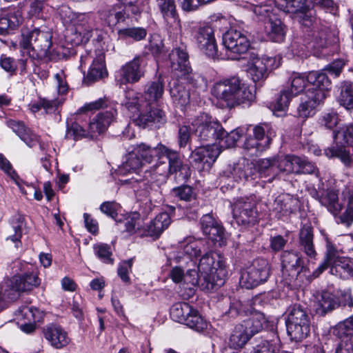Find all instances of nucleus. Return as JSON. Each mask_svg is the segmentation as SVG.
I'll list each match as a JSON object with an SVG mask.
<instances>
[{"mask_svg": "<svg viewBox=\"0 0 353 353\" xmlns=\"http://www.w3.org/2000/svg\"><path fill=\"white\" fill-rule=\"evenodd\" d=\"M248 72L254 82L265 79L268 76L265 65L260 57L256 56L248 65Z\"/></svg>", "mask_w": 353, "mask_h": 353, "instance_id": "obj_44", "label": "nucleus"}, {"mask_svg": "<svg viewBox=\"0 0 353 353\" xmlns=\"http://www.w3.org/2000/svg\"><path fill=\"white\" fill-rule=\"evenodd\" d=\"M294 97L291 95L289 92L285 88L281 92L280 95L276 98L274 103V109L275 112L285 111L290 104V100Z\"/></svg>", "mask_w": 353, "mask_h": 353, "instance_id": "obj_62", "label": "nucleus"}, {"mask_svg": "<svg viewBox=\"0 0 353 353\" xmlns=\"http://www.w3.org/2000/svg\"><path fill=\"white\" fill-rule=\"evenodd\" d=\"M22 11L17 7L0 9V34H4L9 30L17 28L23 22Z\"/></svg>", "mask_w": 353, "mask_h": 353, "instance_id": "obj_21", "label": "nucleus"}, {"mask_svg": "<svg viewBox=\"0 0 353 353\" xmlns=\"http://www.w3.org/2000/svg\"><path fill=\"white\" fill-rule=\"evenodd\" d=\"M6 125L29 147H33L39 142L37 134L26 128L23 122L14 119L6 121Z\"/></svg>", "mask_w": 353, "mask_h": 353, "instance_id": "obj_30", "label": "nucleus"}, {"mask_svg": "<svg viewBox=\"0 0 353 353\" xmlns=\"http://www.w3.org/2000/svg\"><path fill=\"white\" fill-rule=\"evenodd\" d=\"M171 223V219L168 213H159L156 217L150 221L147 225L145 232L147 235L154 238H158L161 233L168 228Z\"/></svg>", "mask_w": 353, "mask_h": 353, "instance_id": "obj_36", "label": "nucleus"}, {"mask_svg": "<svg viewBox=\"0 0 353 353\" xmlns=\"http://www.w3.org/2000/svg\"><path fill=\"white\" fill-rule=\"evenodd\" d=\"M253 136L259 141V142L267 140L266 142H268V148L271 144L272 137H275V132L268 124L259 125L253 128Z\"/></svg>", "mask_w": 353, "mask_h": 353, "instance_id": "obj_56", "label": "nucleus"}, {"mask_svg": "<svg viewBox=\"0 0 353 353\" xmlns=\"http://www.w3.org/2000/svg\"><path fill=\"white\" fill-rule=\"evenodd\" d=\"M191 312H192V306L185 302L174 303L170 308L171 318L174 321L183 324L188 315Z\"/></svg>", "mask_w": 353, "mask_h": 353, "instance_id": "obj_48", "label": "nucleus"}, {"mask_svg": "<svg viewBox=\"0 0 353 353\" xmlns=\"http://www.w3.org/2000/svg\"><path fill=\"white\" fill-rule=\"evenodd\" d=\"M310 194L334 216L338 215L343 209V204L339 201L336 190L327 189L319 192L314 188L310 190Z\"/></svg>", "mask_w": 353, "mask_h": 353, "instance_id": "obj_18", "label": "nucleus"}, {"mask_svg": "<svg viewBox=\"0 0 353 353\" xmlns=\"http://www.w3.org/2000/svg\"><path fill=\"white\" fill-rule=\"evenodd\" d=\"M268 321L265 315L260 312H255L244 320L241 325L251 337L262 331L267 326Z\"/></svg>", "mask_w": 353, "mask_h": 353, "instance_id": "obj_35", "label": "nucleus"}, {"mask_svg": "<svg viewBox=\"0 0 353 353\" xmlns=\"http://www.w3.org/2000/svg\"><path fill=\"white\" fill-rule=\"evenodd\" d=\"M216 261L212 252H206L201 256L198 265V270L203 275V278L206 277L209 274L216 268Z\"/></svg>", "mask_w": 353, "mask_h": 353, "instance_id": "obj_53", "label": "nucleus"}, {"mask_svg": "<svg viewBox=\"0 0 353 353\" xmlns=\"http://www.w3.org/2000/svg\"><path fill=\"white\" fill-rule=\"evenodd\" d=\"M307 82V76L293 72L288 79V86L285 89L294 97L304 90Z\"/></svg>", "mask_w": 353, "mask_h": 353, "instance_id": "obj_46", "label": "nucleus"}, {"mask_svg": "<svg viewBox=\"0 0 353 353\" xmlns=\"http://www.w3.org/2000/svg\"><path fill=\"white\" fill-rule=\"evenodd\" d=\"M92 64L89 68L88 74L84 79L86 83L90 84L99 81L108 75V72L105 65V53L103 50H99L96 52L92 51L81 57V65H85L89 62Z\"/></svg>", "mask_w": 353, "mask_h": 353, "instance_id": "obj_11", "label": "nucleus"}, {"mask_svg": "<svg viewBox=\"0 0 353 353\" xmlns=\"http://www.w3.org/2000/svg\"><path fill=\"white\" fill-rule=\"evenodd\" d=\"M233 216L239 224L254 223L257 221L255 203L248 199L238 200L233 208Z\"/></svg>", "mask_w": 353, "mask_h": 353, "instance_id": "obj_17", "label": "nucleus"}, {"mask_svg": "<svg viewBox=\"0 0 353 353\" xmlns=\"http://www.w3.org/2000/svg\"><path fill=\"white\" fill-rule=\"evenodd\" d=\"M19 312V318L24 321L40 322L43 318L42 313L36 307L23 306Z\"/></svg>", "mask_w": 353, "mask_h": 353, "instance_id": "obj_58", "label": "nucleus"}, {"mask_svg": "<svg viewBox=\"0 0 353 353\" xmlns=\"http://www.w3.org/2000/svg\"><path fill=\"white\" fill-rule=\"evenodd\" d=\"M325 100V94L319 92L314 94L307 90L301 97L300 103L297 108V114L299 117L306 119L316 114L317 107Z\"/></svg>", "mask_w": 353, "mask_h": 353, "instance_id": "obj_16", "label": "nucleus"}, {"mask_svg": "<svg viewBox=\"0 0 353 353\" xmlns=\"http://www.w3.org/2000/svg\"><path fill=\"white\" fill-rule=\"evenodd\" d=\"M166 157L168 160V170L170 174H177L182 180H188L191 175L190 166L183 164L177 151L165 147L162 157Z\"/></svg>", "mask_w": 353, "mask_h": 353, "instance_id": "obj_19", "label": "nucleus"}, {"mask_svg": "<svg viewBox=\"0 0 353 353\" xmlns=\"http://www.w3.org/2000/svg\"><path fill=\"white\" fill-rule=\"evenodd\" d=\"M170 68L174 74L181 80H187L193 87L198 85L197 74L192 73L189 61L187 47L183 43L173 48L169 54Z\"/></svg>", "mask_w": 353, "mask_h": 353, "instance_id": "obj_4", "label": "nucleus"}, {"mask_svg": "<svg viewBox=\"0 0 353 353\" xmlns=\"http://www.w3.org/2000/svg\"><path fill=\"white\" fill-rule=\"evenodd\" d=\"M243 131L240 128L232 130L230 133L225 131V135L222 139H219V141L221 147L232 148L234 147L236 141L243 136Z\"/></svg>", "mask_w": 353, "mask_h": 353, "instance_id": "obj_61", "label": "nucleus"}, {"mask_svg": "<svg viewBox=\"0 0 353 353\" xmlns=\"http://www.w3.org/2000/svg\"><path fill=\"white\" fill-rule=\"evenodd\" d=\"M168 174H170L167 164L165 162L159 161L150 167V169L145 170L143 178L140 176L139 178L132 177L124 181L132 184L134 182L139 183L141 181H164L166 179Z\"/></svg>", "mask_w": 353, "mask_h": 353, "instance_id": "obj_27", "label": "nucleus"}, {"mask_svg": "<svg viewBox=\"0 0 353 353\" xmlns=\"http://www.w3.org/2000/svg\"><path fill=\"white\" fill-rule=\"evenodd\" d=\"M310 317L300 305L289 307L286 319L287 332L291 340L298 341L305 339L310 333Z\"/></svg>", "mask_w": 353, "mask_h": 353, "instance_id": "obj_5", "label": "nucleus"}, {"mask_svg": "<svg viewBox=\"0 0 353 353\" xmlns=\"http://www.w3.org/2000/svg\"><path fill=\"white\" fill-rule=\"evenodd\" d=\"M21 36L19 46L24 50H28V56H30V50L35 52L37 59H42L48 56L52 44L51 31L39 28H23Z\"/></svg>", "mask_w": 353, "mask_h": 353, "instance_id": "obj_2", "label": "nucleus"}, {"mask_svg": "<svg viewBox=\"0 0 353 353\" xmlns=\"http://www.w3.org/2000/svg\"><path fill=\"white\" fill-rule=\"evenodd\" d=\"M217 257L216 268L213 270V272L206 277H204L205 281L208 283V289L213 290L216 287H221L225 283V278L226 276L225 261L220 256H217Z\"/></svg>", "mask_w": 353, "mask_h": 353, "instance_id": "obj_34", "label": "nucleus"}, {"mask_svg": "<svg viewBox=\"0 0 353 353\" xmlns=\"http://www.w3.org/2000/svg\"><path fill=\"white\" fill-rule=\"evenodd\" d=\"M86 136L85 130L77 123H72L68 126L66 137L74 140L80 139Z\"/></svg>", "mask_w": 353, "mask_h": 353, "instance_id": "obj_63", "label": "nucleus"}, {"mask_svg": "<svg viewBox=\"0 0 353 353\" xmlns=\"http://www.w3.org/2000/svg\"><path fill=\"white\" fill-rule=\"evenodd\" d=\"M165 122V113L161 109L154 107H149L145 112H141L135 120L136 124L143 128L150 126L159 128Z\"/></svg>", "mask_w": 353, "mask_h": 353, "instance_id": "obj_24", "label": "nucleus"}, {"mask_svg": "<svg viewBox=\"0 0 353 353\" xmlns=\"http://www.w3.org/2000/svg\"><path fill=\"white\" fill-rule=\"evenodd\" d=\"M313 238V232L310 227L304 226L301 229L299 241V246L301 250L310 258H314L316 254Z\"/></svg>", "mask_w": 353, "mask_h": 353, "instance_id": "obj_38", "label": "nucleus"}, {"mask_svg": "<svg viewBox=\"0 0 353 353\" xmlns=\"http://www.w3.org/2000/svg\"><path fill=\"white\" fill-rule=\"evenodd\" d=\"M165 145L159 143L156 147H151L141 143L134 147V152L141 158V161L150 163L155 157L161 159Z\"/></svg>", "mask_w": 353, "mask_h": 353, "instance_id": "obj_33", "label": "nucleus"}, {"mask_svg": "<svg viewBox=\"0 0 353 353\" xmlns=\"http://www.w3.org/2000/svg\"><path fill=\"white\" fill-rule=\"evenodd\" d=\"M164 81L159 77L157 79L148 82L143 90V97L149 104L159 101L164 93Z\"/></svg>", "mask_w": 353, "mask_h": 353, "instance_id": "obj_32", "label": "nucleus"}, {"mask_svg": "<svg viewBox=\"0 0 353 353\" xmlns=\"http://www.w3.org/2000/svg\"><path fill=\"white\" fill-rule=\"evenodd\" d=\"M221 153L216 144L196 148L190 155V163L199 170L210 168Z\"/></svg>", "mask_w": 353, "mask_h": 353, "instance_id": "obj_13", "label": "nucleus"}, {"mask_svg": "<svg viewBox=\"0 0 353 353\" xmlns=\"http://www.w3.org/2000/svg\"><path fill=\"white\" fill-rule=\"evenodd\" d=\"M187 80H181L179 78L178 82L174 83L170 88V93L174 103L181 106H185L189 103L190 92L189 88L184 85Z\"/></svg>", "mask_w": 353, "mask_h": 353, "instance_id": "obj_39", "label": "nucleus"}, {"mask_svg": "<svg viewBox=\"0 0 353 353\" xmlns=\"http://www.w3.org/2000/svg\"><path fill=\"white\" fill-rule=\"evenodd\" d=\"M142 165L141 158L132 150L125 157V161L117 169L119 175H126L128 173L136 172Z\"/></svg>", "mask_w": 353, "mask_h": 353, "instance_id": "obj_41", "label": "nucleus"}, {"mask_svg": "<svg viewBox=\"0 0 353 353\" xmlns=\"http://www.w3.org/2000/svg\"><path fill=\"white\" fill-rule=\"evenodd\" d=\"M333 333L341 341H353V315L336 325Z\"/></svg>", "mask_w": 353, "mask_h": 353, "instance_id": "obj_42", "label": "nucleus"}, {"mask_svg": "<svg viewBox=\"0 0 353 353\" xmlns=\"http://www.w3.org/2000/svg\"><path fill=\"white\" fill-rule=\"evenodd\" d=\"M223 44L228 59L238 60L248 52L250 43L247 37L239 30H230L223 36Z\"/></svg>", "mask_w": 353, "mask_h": 353, "instance_id": "obj_9", "label": "nucleus"}, {"mask_svg": "<svg viewBox=\"0 0 353 353\" xmlns=\"http://www.w3.org/2000/svg\"><path fill=\"white\" fill-rule=\"evenodd\" d=\"M145 74L143 59L139 56L122 65L117 72L116 80L120 85L137 83Z\"/></svg>", "mask_w": 353, "mask_h": 353, "instance_id": "obj_12", "label": "nucleus"}, {"mask_svg": "<svg viewBox=\"0 0 353 353\" xmlns=\"http://www.w3.org/2000/svg\"><path fill=\"white\" fill-rule=\"evenodd\" d=\"M307 81L312 85L307 90L314 94L319 92L325 94V99L330 90L331 81L326 74L322 71H312L307 75Z\"/></svg>", "mask_w": 353, "mask_h": 353, "instance_id": "obj_28", "label": "nucleus"}, {"mask_svg": "<svg viewBox=\"0 0 353 353\" xmlns=\"http://www.w3.org/2000/svg\"><path fill=\"white\" fill-rule=\"evenodd\" d=\"M284 26L279 19H269L268 35L274 42H281L285 37Z\"/></svg>", "mask_w": 353, "mask_h": 353, "instance_id": "obj_54", "label": "nucleus"}, {"mask_svg": "<svg viewBox=\"0 0 353 353\" xmlns=\"http://www.w3.org/2000/svg\"><path fill=\"white\" fill-rule=\"evenodd\" d=\"M211 93L229 108L254 99L253 88L246 85L237 76L216 82L212 88Z\"/></svg>", "mask_w": 353, "mask_h": 353, "instance_id": "obj_1", "label": "nucleus"}, {"mask_svg": "<svg viewBox=\"0 0 353 353\" xmlns=\"http://www.w3.org/2000/svg\"><path fill=\"white\" fill-rule=\"evenodd\" d=\"M140 182H143L141 181ZM145 188L141 190V194L146 199L145 205L148 203L150 205L145 210V213L148 214L152 209V206H154V203H160L163 200L162 190L158 181H144Z\"/></svg>", "mask_w": 353, "mask_h": 353, "instance_id": "obj_29", "label": "nucleus"}, {"mask_svg": "<svg viewBox=\"0 0 353 353\" xmlns=\"http://www.w3.org/2000/svg\"><path fill=\"white\" fill-rule=\"evenodd\" d=\"M343 195L347 201V208L340 219L342 223L350 225L353 222V186L347 187L343 190Z\"/></svg>", "mask_w": 353, "mask_h": 353, "instance_id": "obj_51", "label": "nucleus"}, {"mask_svg": "<svg viewBox=\"0 0 353 353\" xmlns=\"http://www.w3.org/2000/svg\"><path fill=\"white\" fill-rule=\"evenodd\" d=\"M339 303L335 294L329 291H323L318 299L316 312L324 316L339 307Z\"/></svg>", "mask_w": 353, "mask_h": 353, "instance_id": "obj_37", "label": "nucleus"}, {"mask_svg": "<svg viewBox=\"0 0 353 353\" xmlns=\"http://www.w3.org/2000/svg\"><path fill=\"white\" fill-rule=\"evenodd\" d=\"M299 200L290 194L279 196L274 203L273 212L278 219H283L295 212L298 208Z\"/></svg>", "mask_w": 353, "mask_h": 353, "instance_id": "obj_26", "label": "nucleus"}, {"mask_svg": "<svg viewBox=\"0 0 353 353\" xmlns=\"http://www.w3.org/2000/svg\"><path fill=\"white\" fill-rule=\"evenodd\" d=\"M163 17L170 28L180 27V19L176 12L174 0H156Z\"/></svg>", "mask_w": 353, "mask_h": 353, "instance_id": "obj_31", "label": "nucleus"}, {"mask_svg": "<svg viewBox=\"0 0 353 353\" xmlns=\"http://www.w3.org/2000/svg\"><path fill=\"white\" fill-rule=\"evenodd\" d=\"M194 39L198 47L208 57L213 59H223L218 53L212 28L210 26L200 27L194 35Z\"/></svg>", "mask_w": 353, "mask_h": 353, "instance_id": "obj_14", "label": "nucleus"}, {"mask_svg": "<svg viewBox=\"0 0 353 353\" xmlns=\"http://www.w3.org/2000/svg\"><path fill=\"white\" fill-rule=\"evenodd\" d=\"M306 1L307 0H274V4L284 12L304 13L307 10Z\"/></svg>", "mask_w": 353, "mask_h": 353, "instance_id": "obj_43", "label": "nucleus"}, {"mask_svg": "<svg viewBox=\"0 0 353 353\" xmlns=\"http://www.w3.org/2000/svg\"><path fill=\"white\" fill-rule=\"evenodd\" d=\"M40 283L41 280L38 277L37 273L32 271L14 276L10 281L9 286L12 290L15 292H28L38 287Z\"/></svg>", "mask_w": 353, "mask_h": 353, "instance_id": "obj_22", "label": "nucleus"}, {"mask_svg": "<svg viewBox=\"0 0 353 353\" xmlns=\"http://www.w3.org/2000/svg\"><path fill=\"white\" fill-rule=\"evenodd\" d=\"M252 337L240 324L236 325L229 339V345L234 349L242 348Z\"/></svg>", "mask_w": 353, "mask_h": 353, "instance_id": "obj_45", "label": "nucleus"}, {"mask_svg": "<svg viewBox=\"0 0 353 353\" xmlns=\"http://www.w3.org/2000/svg\"><path fill=\"white\" fill-rule=\"evenodd\" d=\"M45 339L56 349H61L67 346L70 339L68 333L57 324H49L43 329Z\"/></svg>", "mask_w": 353, "mask_h": 353, "instance_id": "obj_23", "label": "nucleus"}, {"mask_svg": "<svg viewBox=\"0 0 353 353\" xmlns=\"http://www.w3.org/2000/svg\"><path fill=\"white\" fill-rule=\"evenodd\" d=\"M181 252L186 254L188 259L199 256L202 250H205V245L202 240H197L192 236L185 238L180 242Z\"/></svg>", "mask_w": 353, "mask_h": 353, "instance_id": "obj_40", "label": "nucleus"}, {"mask_svg": "<svg viewBox=\"0 0 353 353\" xmlns=\"http://www.w3.org/2000/svg\"><path fill=\"white\" fill-rule=\"evenodd\" d=\"M25 227V219L22 215L16 216L12 221V231L14 234L10 235L6 240H10L15 243V247L19 248L21 243L22 230Z\"/></svg>", "mask_w": 353, "mask_h": 353, "instance_id": "obj_52", "label": "nucleus"}, {"mask_svg": "<svg viewBox=\"0 0 353 353\" xmlns=\"http://www.w3.org/2000/svg\"><path fill=\"white\" fill-rule=\"evenodd\" d=\"M277 157L261 159L257 161L258 172L261 176L277 175Z\"/></svg>", "mask_w": 353, "mask_h": 353, "instance_id": "obj_49", "label": "nucleus"}, {"mask_svg": "<svg viewBox=\"0 0 353 353\" xmlns=\"http://www.w3.org/2000/svg\"><path fill=\"white\" fill-rule=\"evenodd\" d=\"M101 16L110 26L124 21L127 17L125 10L118 5L107 8L102 12Z\"/></svg>", "mask_w": 353, "mask_h": 353, "instance_id": "obj_47", "label": "nucleus"}, {"mask_svg": "<svg viewBox=\"0 0 353 353\" xmlns=\"http://www.w3.org/2000/svg\"><path fill=\"white\" fill-rule=\"evenodd\" d=\"M334 139L336 146L325 149V155L328 158H339L346 167L350 168L352 159L350 150L345 148V145H350L353 143V122L344 125L339 130L334 132Z\"/></svg>", "mask_w": 353, "mask_h": 353, "instance_id": "obj_3", "label": "nucleus"}, {"mask_svg": "<svg viewBox=\"0 0 353 353\" xmlns=\"http://www.w3.org/2000/svg\"><path fill=\"white\" fill-rule=\"evenodd\" d=\"M117 113V110L114 108L99 112L89 123L88 133L90 135L93 137L104 132L114 119Z\"/></svg>", "mask_w": 353, "mask_h": 353, "instance_id": "obj_25", "label": "nucleus"}, {"mask_svg": "<svg viewBox=\"0 0 353 353\" xmlns=\"http://www.w3.org/2000/svg\"><path fill=\"white\" fill-rule=\"evenodd\" d=\"M283 274L297 276L304 269V261L301 254L294 251H284L281 256Z\"/></svg>", "mask_w": 353, "mask_h": 353, "instance_id": "obj_20", "label": "nucleus"}, {"mask_svg": "<svg viewBox=\"0 0 353 353\" xmlns=\"http://www.w3.org/2000/svg\"><path fill=\"white\" fill-rule=\"evenodd\" d=\"M94 254L103 263L112 264V252L110 245L106 243H98L94 245Z\"/></svg>", "mask_w": 353, "mask_h": 353, "instance_id": "obj_60", "label": "nucleus"}, {"mask_svg": "<svg viewBox=\"0 0 353 353\" xmlns=\"http://www.w3.org/2000/svg\"><path fill=\"white\" fill-rule=\"evenodd\" d=\"M118 34L121 38H131L135 41L143 39L146 34V30L140 27H130L118 30Z\"/></svg>", "mask_w": 353, "mask_h": 353, "instance_id": "obj_59", "label": "nucleus"}, {"mask_svg": "<svg viewBox=\"0 0 353 353\" xmlns=\"http://www.w3.org/2000/svg\"><path fill=\"white\" fill-rule=\"evenodd\" d=\"M270 265L268 260L258 258L241 272L240 283L250 289L267 281L270 275Z\"/></svg>", "mask_w": 353, "mask_h": 353, "instance_id": "obj_6", "label": "nucleus"}, {"mask_svg": "<svg viewBox=\"0 0 353 353\" xmlns=\"http://www.w3.org/2000/svg\"><path fill=\"white\" fill-rule=\"evenodd\" d=\"M320 123L327 129L334 128L339 123V117L336 112L325 113L319 119Z\"/></svg>", "mask_w": 353, "mask_h": 353, "instance_id": "obj_64", "label": "nucleus"}, {"mask_svg": "<svg viewBox=\"0 0 353 353\" xmlns=\"http://www.w3.org/2000/svg\"><path fill=\"white\" fill-rule=\"evenodd\" d=\"M184 324L197 332H201L207 327L206 321L193 307L192 312L188 315Z\"/></svg>", "mask_w": 353, "mask_h": 353, "instance_id": "obj_55", "label": "nucleus"}, {"mask_svg": "<svg viewBox=\"0 0 353 353\" xmlns=\"http://www.w3.org/2000/svg\"><path fill=\"white\" fill-rule=\"evenodd\" d=\"M192 125L201 141H216L225 135L221 124L206 114H201L194 119Z\"/></svg>", "mask_w": 353, "mask_h": 353, "instance_id": "obj_7", "label": "nucleus"}, {"mask_svg": "<svg viewBox=\"0 0 353 353\" xmlns=\"http://www.w3.org/2000/svg\"><path fill=\"white\" fill-rule=\"evenodd\" d=\"M330 267V273L343 279L353 277V259L337 257L334 259L327 254L325 261L313 272L315 277L319 276L325 269Z\"/></svg>", "mask_w": 353, "mask_h": 353, "instance_id": "obj_10", "label": "nucleus"}, {"mask_svg": "<svg viewBox=\"0 0 353 353\" xmlns=\"http://www.w3.org/2000/svg\"><path fill=\"white\" fill-rule=\"evenodd\" d=\"M203 233L219 246L225 245V235L223 228L211 214H204L200 221Z\"/></svg>", "mask_w": 353, "mask_h": 353, "instance_id": "obj_15", "label": "nucleus"}, {"mask_svg": "<svg viewBox=\"0 0 353 353\" xmlns=\"http://www.w3.org/2000/svg\"><path fill=\"white\" fill-rule=\"evenodd\" d=\"M267 140L259 142L254 136L249 137L244 143V149L250 153V155H258L263 151L268 149Z\"/></svg>", "mask_w": 353, "mask_h": 353, "instance_id": "obj_57", "label": "nucleus"}, {"mask_svg": "<svg viewBox=\"0 0 353 353\" xmlns=\"http://www.w3.org/2000/svg\"><path fill=\"white\" fill-rule=\"evenodd\" d=\"M340 104L347 110H353V83L344 81L339 97Z\"/></svg>", "mask_w": 353, "mask_h": 353, "instance_id": "obj_50", "label": "nucleus"}, {"mask_svg": "<svg viewBox=\"0 0 353 353\" xmlns=\"http://www.w3.org/2000/svg\"><path fill=\"white\" fill-rule=\"evenodd\" d=\"M74 34L76 36L75 44L86 43L90 38L93 37V42L98 48L94 52L99 50H103L104 52L103 46L106 34L101 30L93 29L90 23V18L85 14L78 15Z\"/></svg>", "mask_w": 353, "mask_h": 353, "instance_id": "obj_8", "label": "nucleus"}]
</instances>
